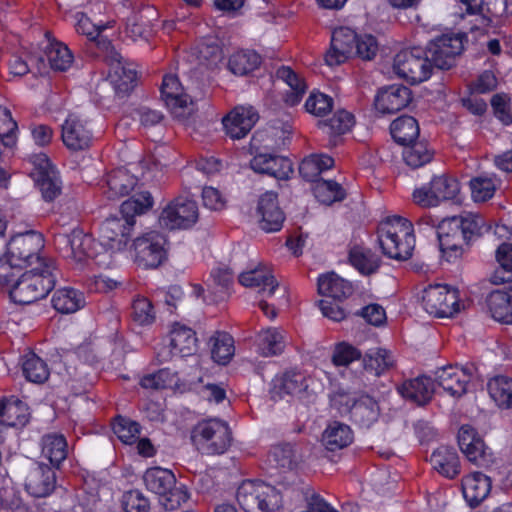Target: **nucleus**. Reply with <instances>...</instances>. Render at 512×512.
I'll return each instance as SVG.
<instances>
[{
  "label": "nucleus",
  "instance_id": "nucleus-1",
  "mask_svg": "<svg viewBox=\"0 0 512 512\" xmlns=\"http://www.w3.org/2000/svg\"><path fill=\"white\" fill-rule=\"evenodd\" d=\"M484 219L474 213H463L442 220L437 226V236L443 256L451 261L461 256L463 244L481 235Z\"/></svg>",
  "mask_w": 512,
  "mask_h": 512
},
{
  "label": "nucleus",
  "instance_id": "nucleus-2",
  "mask_svg": "<svg viewBox=\"0 0 512 512\" xmlns=\"http://www.w3.org/2000/svg\"><path fill=\"white\" fill-rule=\"evenodd\" d=\"M153 198L148 191L136 193L121 204V218H107L100 226V238L112 249L126 246L130 231L135 224L134 217L151 209Z\"/></svg>",
  "mask_w": 512,
  "mask_h": 512
},
{
  "label": "nucleus",
  "instance_id": "nucleus-3",
  "mask_svg": "<svg viewBox=\"0 0 512 512\" xmlns=\"http://www.w3.org/2000/svg\"><path fill=\"white\" fill-rule=\"evenodd\" d=\"M378 243L385 256L407 260L415 247L413 226L407 219L394 216L382 221L377 230Z\"/></svg>",
  "mask_w": 512,
  "mask_h": 512
},
{
  "label": "nucleus",
  "instance_id": "nucleus-4",
  "mask_svg": "<svg viewBox=\"0 0 512 512\" xmlns=\"http://www.w3.org/2000/svg\"><path fill=\"white\" fill-rule=\"evenodd\" d=\"M55 265L45 262L41 268L23 273L9 290L10 298L18 304H31L44 298L55 285Z\"/></svg>",
  "mask_w": 512,
  "mask_h": 512
},
{
  "label": "nucleus",
  "instance_id": "nucleus-5",
  "mask_svg": "<svg viewBox=\"0 0 512 512\" xmlns=\"http://www.w3.org/2000/svg\"><path fill=\"white\" fill-rule=\"evenodd\" d=\"M191 441L197 450L208 455L225 453L231 445L228 423L219 418L199 421L191 430Z\"/></svg>",
  "mask_w": 512,
  "mask_h": 512
},
{
  "label": "nucleus",
  "instance_id": "nucleus-6",
  "mask_svg": "<svg viewBox=\"0 0 512 512\" xmlns=\"http://www.w3.org/2000/svg\"><path fill=\"white\" fill-rule=\"evenodd\" d=\"M236 498L245 512H269L278 508L281 502V496L275 487L253 480L241 483Z\"/></svg>",
  "mask_w": 512,
  "mask_h": 512
},
{
  "label": "nucleus",
  "instance_id": "nucleus-7",
  "mask_svg": "<svg viewBox=\"0 0 512 512\" xmlns=\"http://www.w3.org/2000/svg\"><path fill=\"white\" fill-rule=\"evenodd\" d=\"M143 480L148 490L162 497L161 503L166 510L177 509L188 498L186 491L174 488L176 478L168 469L150 468L145 472Z\"/></svg>",
  "mask_w": 512,
  "mask_h": 512
},
{
  "label": "nucleus",
  "instance_id": "nucleus-8",
  "mask_svg": "<svg viewBox=\"0 0 512 512\" xmlns=\"http://www.w3.org/2000/svg\"><path fill=\"white\" fill-rule=\"evenodd\" d=\"M44 247V240L40 233L29 231L15 235L7 245L6 258L17 268L31 265L34 261L44 266L46 260L39 257V252Z\"/></svg>",
  "mask_w": 512,
  "mask_h": 512
},
{
  "label": "nucleus",
  "instance_id": "nucleus-9",
  "mask_svg": "<svg viewBox=\"0 0 512 512\" xmlns=\"http://www.w3.org/2000/svg\"><path fill=\"white\" fill-rule=\"evenodd\" d=\"M432 68L427 52L421 48L400 51L393 62L394 72L412 84L429 79Z\"/></svg>",
  "mask_w": 512,
  "mask_h": 512
},
{
  "label": "nucleus",
  "instance_id": "nucleus-10",
  "mask_svg": "<svg viewBox=\"0 0 512 512\" xmlns=\"http://www.w3.org/2000/svg\"><path fill=\"white\" fill-rule=\"evenodd\" d=\"M198 220L197 203L187 197H177L161 211L158 223L167 230L187 229Z\"/></svg>",
  "mask_w": 512,
  "mask_h": 512
},
{
  "label": "nucleus",
  "instance_id": "nucleus-11",
  "mask_svg": "<svg viewBox=\"0 0 512 512\" xmlns=\"http://www.w3.org/2000/svg\"><path fill=\"white\" fill-rule=\"evenodd\" d=\"M459 192L458 181L446 174L434 176L429 184L413 191V201L421 207H436L440 202L453 199Z\"/></svg>",
  "mask_w": 512,
  "mask_h": 512
},
{
  "label": "nucleus",
  "instance_id": "nucleus-12",
  "mask_svg": "<svg viewBox=\"0 0 512 512\" xmlns=\"http://www.w3.org/2000/svg\"><path fill=\"white\" fill-rule=\"evenodd\" d=\"M54 245L63 257L76 263H84L94 255V240L80 229H74L70 234H56Z\"/></svg>",
  "mask_w": 512,
  "mask_h": 512
},
{
  "label": "nucleus",
  "instance_id": "nucleus-13",
  "mask_svg": "<svg viewBox=\"0 0 512 512\" xmlns=\"http://www.w3.org/2000/svg\"><path fill=\"white\" fill-rule=\"evenodd\" d=\"M422 300L426 312L435 317H451L459 311L457 293L446 285L429 286L424 290Z\"/></svg>",
  "mask_w": 512,
  "mask_h": 512
},
{
  "label": "nucleus",
  "instance_id": "nucleus-14",
  "mask_svg": "<svg viewBox=\"0 0 512 512\" xmlns=\"http://www.w3.org/2000/svg\"><path fill=\"white\" fill-rule=\"evenodd\" d=\"M464 49L462 37L459 35H443L431 41L427 47V54L432 66L448 70L456 63V58Z\"/></svg>",
  "mask_w": 512,
  "mask_h": 512
},
{
  "label": "nucleus",
  "instance_id": "nucleus-15",
  "mask_svg": "<svg viewBox=\"0 0 512 512\" xmlns=\"http://www.w3.org/2000/svg\"><path fill=\"white\" fill-rule=\"evenodd\" d=\"M166 237L157 231H150L134 242L137 261L146 268L158 267L166 256Z\"/></svg>",
  "mask_w": 512,
  "mask_h": 512
},
{
  "label": "nucleus",
  "instance_id": "nucleus-16",
  "mask_svg": "<svg viewBox=\"0 0 512 512\" xmlns=\"http://www.w3.org/2000/svg\"><path fill=\"white\" fill-rule=\"evenodd\" d=\"M161 96L174 117L185 119L193 112V103L190 97L183 92L176 76L167 75L163 78Z\"/></svg>",
  "mask_w": 512,
  "mask_h": 512
},
{
  "label": "nucleus",
  "instance_id": "nucleus-17",
  "mask_svg": "<svg viewBox=\"0 0 512 512\" xmlns=\"http://www.w3.org/2000/svg\"><path fill=\"white\" fill-rule=\"evenodd\" d=\"M62 141L71 151L89 148L93 141V132L89 123L76 114H70L62 124Z\"/></svg>",
  "mask_w": 512,
  "mask_h": 512
},
{
  "label": "nucleus",
  "instance_id": "nucleus-18",
  "mask_svg": "<svg viewBox=\"0 0 512 512\" xmlns=\"http://www.w3.org/2000/svg\"><path fill=\"white\" fill-rule=\"evenodd\" d=\"M24 486L31 496L46 497L56 487L55 471L44 463H34L27 470Z\"/></svg>",
  "mask_w": 512,
  "mask_h": 512
},
{
  "label": "nucleus",
  "instance_id": "nucleus-19",
  "mask_svg": "<svg viewBox=\"0 0 512 512\" xmlns=\"http://www.w3.org/2000/svg\"><path fill=\"white\" fill-rule=\"evenodd\" d=\"M357 38V34L348 27L335 29L331 37V47L325 55L326 63L329 66L339 65L354 55Z\"/></svg>",
  "mask_w": 512,
  "mask_h": 512
},
{
  "label": "nucleus",
  "instance_id": "nucleus-20",
  "mask_svg": "<svg viewBox=\"0 0 512 512\" xmlns=\"http://www.w3.org/2000/svg\"><path fill=\"white\" fill-rule=\"evenodd\" d=\"M109 79L114 87L116 94L120 97L130 93L136 84L137 72L124 61V58L116 51H112L110 56Z\"/></svg>",
  "mask_w": 512,
  "mask_h": 512
},
{
  "label": "nucleus",
  "instance_id": "nucleus-21",
  "mask_svg": "<svg viewBox=\"0 0 512 512\" xmlns=\"http://www.w3.org/2000/svg\"><path fill=\"white\" fill-rule=\"evenodd\" d=\"M259 227L266 232L279 231L285 216L279 207L278 196L274 192H266L260 196L256 208Z\"/></svg>",
  "mask_w": 512,
  "mask_h": 512
},
{
  "label": "nucleus",
  "instance_id": "nucleus-22",
  "mask_svg": "<svg viewBox=\"0 0 512 512\" xmlns=\"http://www.w3.org/2000/svg\"><path fill=\"white\" fill-rule=\"evenodd\" d=\"M472 379V368L446 366L436 372V381L445 392L453 397L463 396Z\"/></svg>",
  "mask_w": 512,
  "mask_h": 512
},
{
  "label": "nucleus",
  "instance_id": "nucleus-23",
  "mask_svg": "<svg viewBox=\"0 0 512 512\" xmlns=\"http://www.w3.org/2000/svg\"><path fill=\"white\" fill-rule=\"evenodd\" d=\"M258 113L251 106H237L222 120L226 134L232 139L244 138L258 121Z\"/></svg>",
  "mask_w": 512,
  "mask_h": 512
},
{
  "label": "nucleus",
  "instance_id": "nucleus-24",
  "mask_svg": "<svg viewBox=\"0 0 512 512\" xmlns=\"http://www.w3.org/2000/svg\"><path fill=\"white\" fill-rule=\"evenodd\" d=\"M47 45L44 48V54L39 56L35 60L38 65V72L43 73L47 67L45 60L48 65L54 71H66L73 63V55L69 48L55 39L51 40L49 33H46Z\"/></svg>",
  "mask_w": 512,
  "mask_h": 512
},
{
  "label": "nucleus",
  "instance_id": "nucleus-25",
  "mask_svg": "<svg viewBox=\"0 0 512 512\" xmlns=\"http://www.w3.org/2000/svg\"><path fill=\"white\" fill-rule=\"evenodd\" d=\"M412 100L409 88L391 85L379 91L375 98V108L381 114H393L405 108Z\"/></svg>",
  "mask_w": 512,
  "mask_h": 512
},
{
  "label": "nucleus",
  "instance_id": "nucleus-26",
  "mask_svg": "<svg viewBox=\"0 0 512 512\" xmlns=\"http://www.w3.org/2000/svg\"><path fill=\"white\" fill-rule=\"evenodd\" d=\"M239 282L245 287L257 289L264 297H270L278 288V282L271 270L265 265H258L239 275Z\"/></svg>",
  "mask_w": 512,
  "mask_h": 512
},
{
  "label": "nucleus",
  "instance_id": "nucleus-27",
  "mask_svg": "<svg viewBox=\"0 0 512 512\" xmlns=\"http://www.w3.org/2000/svg\"><path fill=\"white\" fill-rule=\"evenodd\" d=\"M308 387L307 379L300 372H286L273 379L271 395L272 398L282 399L285 396H298Z\"/></svg>",
  "mask_w": 512,
  "mask_h": 512
},
{
  "label": "nucleus",
  "instance_id": "nucleus-28",
  "mask_svg": "<svg viewBox=\"0 0 512 512\" xmlns=\"http://www.w3.org/2000/svg\"><path fill=\"white\" fill-rule=\"evenodd\" d=\"M398 392L405 399L419 406L427 404L434 393V383L430 377L418 376L405 381L398 387Z\"/></svg>",
  "mask_w": 512,
  "mask_h": 512
},
{
  "label": "nucleus",
  "instance_id": "nucleus-29",
  "mask_svg": "<svg viewBox=\"0 0 512 512\" xmlns=\"http://www.w3.org/2000/svg\"><path fill=\"white\" fill-rule=\"evenodd\" d=\"M491 479L481 472H474L462 480L463 496L471 507L479 505L489 494Z\"/></svg>",
  "mask_w": 512,
  "mask_h": 512
},
{
  "label": "nucleus",
  "instance_id": "nucleus-30",
  "mask_svg": "<svg viewBox=\"0 0 512 512\" xmlns=\"http://www.w3.org/2000/svg\"><path fill=\"white\" fill-rule=\"evenodd\" d=\"M197 337L195 332L184 325L175 324L170 333L169 355L186 357L194 354L197 350Z\"/></svg>",
  "mask_w": 512,
  "mask_h": 512
},
{
  "label": "nucleus",
  "instance_id": "nucleus-31",
  "mask_svg": "<svg viewBox=\"0 0 512 512\" xmlns=\"http://www.w3.org/2000/svg\"><path fill=\"white\" fill-rule=\"evenodd\" d=\"M433 468L446 478L453 479L460 474V461L456 450L448 446H440L431 454Z\"/></svg>",
  "mask_w": 512,
  "mask_h": 512
},
{
  "label": "nucleus",
  "instance_id": "nucleus-32",
  "mask_svg": "<svg viewBox=\"0 0 512 512\" xmlns=\"http://www.w3.org/2000/svg\"><path fill=\"white\" fill-rule=\"evenodd\" d=\"M349 263L362 275L368 276L377 272L381 259L369 247L353 244L348 253Z\"/></svg>",
  "mask_w": 512,
  "mask_h": 512
},
{
  "label": "nucleus",
  "instance_id": "nucleus-33",
  "mask_svg": "<svg viewBox=\"0 0 512 512\" xmlns=\"http://www.w3.org/2000/svg\"><path fill=\"white\" fill-rule=\"evenodd\" d=\"M256 343L262 356H276L284 351L287 344V335L279 328L269 327L258 333Z\"/></svg>",
  "mask_w": 512,
  "mask_h": 512
},
{
  "label": "nucleus",
  "instance_id": "nucleus-34",
  "mask_svg": "<svg viewBox=\"0 0 512 512\" xmlns=\"http://www.w3.org/2000/svg\"><path fill=\"white\" fill-rule=\"evenodd\" d=\"M278 79L282 80L289 87L284 94V102L289 106L297 105L307 90L304 79L296 74L289 66H281L276 71Z\"/></svg>",
  "mask_w": 512,
  "mask_h": 512
},
{
  "label": "nucleus",
  "instance_id": "nucleus-35",
  "mask_svg": "<svg viewBox=\"0 0 512 512\" xmlns=\"http://www.w3.org/2000/svg\"><path fill=\"white\" fill-rule=\"evenodd\" d=\"M28 416L27 405L18 398L14 396L0 398V420L7 426L25 425L28 422Z\"/></svg>",
  "mask_w": 512,
  "mask_h": 512
},
{
  "label": "nucleus",
  "instance_id": "nucleus-36",
  "mask_svg": "<svg viewBox=\"0 0 512 512\" xmlns=\"http://www.w3.org/2000/svg\"><path fill=\"white\" fill-rule=\"evenodd\" d=\"M380 408L376 400L369 395H362L354 401L351 419L361 427L370 428L379 418Z\"/></svg>",
  "mask_w": 512,
  "mask_h": 512
},
{
  "label": "nucleus",
  "instance_id": "nucleus-37",
  "mask_svg": "<svg viewBox=\"0 0 512 512\" xmlns=\"http://www.w3.org/2000/svg\"><path fill=\"white\" fill-rule=\"evenodd\" d=\"M353 441L351 428L344 423L331 422L322 434V443L329 451H336L349 446Z\"/></svg>",
  "mask_w": 512,
  "mask_h": 512
},
{
  "label": "nucleus",
  "instance_id": "nucleus-38",
  "mask_svg": "<svg viewBox=\"0 0 512 512\" xmlns=\"http://www.w3.org/2000/svg\"><path fill=\"white\" fill-rule=\"evenodd\" d=\"M41 453L48 459L54 468H59L66 459L68 445L65 437L61 434H46L41 439Z\"/></svg>",
  "mask_w": 512,
  "mask_h": 512
},
{
  "label": "nucleus",
  "instance_id": "nucleus-39",
  "mask_svg": "<svg viewBox=\"0 0 512 512\" xmlns=\"http://www.w3.org/2000/svg\"><path fill=\"white\" fill-rule=\"evenodd\" d=\"M318 292L334 300L346 298L352 293V285L331 272L318 278Z\"/></svg>",
  "mask_w": 512,
  "mask_h": 512
},
{
  "label": "nucleus",
  "instance_id": "nucleus-40",
  "mask_svg": "<svg viewBox=\"0 0 512 512\" xmlns=\"http://www.w3.org/2000/svg\"><path fill=\"white\" fill-rule=\"evenodd\" d=\"M487 305L492 317L501 323H512V295L508 292L495 290L487 298Z\"/></svg>",
  "mask_w": 512,
  "mask_h": 512
},
{
  "label": "nucleus",
  "instance_id": "nucleus-41",
  "mask_svg": "<svg viewBox=\"0 0 512 512\" xmlns=\"http://www.w3.org/2000/svg\"><path fill=\"white\" fill-rule=\"evenodd\" d=\"M52 305L60 313H74L85 305L84 294L74 288L58 289L52 297Z\"/></svg>",
  "mask_w": 512,
  "mask_h": 512
},
{
  "label": "nucleus",
  "instance_id": "nucleus-42",
  "mask_svg": "<svg viewBox=\"0 0 512 512\" xmlns=\"http://www.w3.org/2000/svg\"><path fill=\"white\" fill-rule=\"evenodd\" d=\"M487 391L493 402L502 409L512 408V379L498 375L487 383Z\"/></svg>",
  "mask_w": 512,
  "mask_h": 512
},
{
  "label": "nucleus",
  "instance_id": "nucleus-43",
  "mask_svg": "<svg viewBox=\"0 0 512 512\" xmlns=\"http://www.w3.org/2000/svg\"><path fill=\"white\" fill-rule=\"evenodd\" d=\"M269 462L283 472L294 470L299 462L300 457L294 447L290 443H282L275 445L269 453Z\"/></svg>",
  "mask_w": 512,
  "mask_h": 512
},
{
  "label": "nucleus",
  "instance_id": "nucleus-44",
  "mask_svg": "<svg viewBox=\"0 0 512 512\" xmlns=\"http://www.w3.org/2000/svg\"><path fill=\"white\" fill-rule=\"evenodd\" d=\"M354 125V116L346 111L339 110L328 121L319 122V126L329 137V144L336 145V137L348 132Z\"/></svg>",
  "mask_w": 512,
  "mask_h": 512
},
{
  "label": "nucleus",
  "instance_id": "nucleus-45",
  "mask_svg": "<svg viewBox=\"0 0 512 512\" xmlns=\"http://www.w3.org/2000/svg\"><path fill=\"white\" fill-rule=\"evenodd\" d=\"M390 131L397 143L406 145L417 139L420 129L414 117L405 115L395 119L391 123Z\"/></svg>",
  "mask_w": 512,
  "mask_h": 512
},
{
  "label": "nucleus",
  "instance_id": "nucleus-46",
  "mask_svg": "<svg viewBox=\"0 0 512 512\" xmlns=\"http://www.w3.org/2000/svg\"><path fill=\"white\" fill-rule=\"evenodd\" d=\"M334 165L332 157L325 154H313L306 157L299 166L301 176L311 182H317L319 175Z\"/></svg>",
  "mask_w": 512,
  "mask_h": 512
},
{
  "label": "nucleus",
  "instance_id": "nucleus-47",
  "mask_svg": "<svg viewBox=\"0 0 512 512\" xmlns=\"http://www.w3.org/2000/svg\"><path fill=\"white\" fill-rule=\"evenodd\" d=\"M261 57L252 50H240L232 54L228 61L229 70L238 76L246 75L259 67Z\"/></svg>",
  "mask_w": 512,
  "mask_h": 512
},
{
  "label": "nucleus",
  "instance_id": "nucleus-48",
  "mask_svg": "<svg viewBox=\"0 0 512 512\" xmlns=\"http://www.w3.org/2000/svg\"><path fill=\"white\" fill-rule=\"evenodd\" d=\"M403 146V161L412 169L428 164L433 158L434 152L425 142H412Z\"/></svg>",
  "mask_w": 512,
  "mask_h": 512
},
{
  "label": "nucleus",
  "instance_id": "nucleus-49",
  "mask_svg": "<svg viewBox=\"0 0 512 512\" xmlns=\"http://www.w3.org/2000/svg\"><path fill=\"white\" fill-rule=\"evenodd\" d=\"M364 368L379 376L394 366V357L386 349L372 348L363 358Z\"/></svg>",
  "mask_w": 512,
  "mask_h": 512
},
{
  "label": "nucleus",
  "instance_id": "nucleus-50",
  "mask_svg": "<svg viewBox=\"0 0 512 512\" xmlns=\"http://www.w3.org/2000/svg\"><path fill=\"white\" fill-rule=\"evenodd\" d=\"M22 372L25 378L33 383H43L48 379L47 364L34 352L22 356Z\"/></svg>",
  "mask_w": 512,
  "mask_h": 512
},
{
  "label": "nucleus",
  "instance_id": "nucleus-51",
  "mask_svg": "<svg viewBox=\"0 0 512 512\" xmlns=\"http://www.w3.org/2000/svg\"><path fill=\"white\" fill-rule=\"evenodd\" d=\"M212 359L218 363L227 364L234 355V340L225 332H217L210 339Z\"/></svg>",
  "mask_w": 512,
  "mask_h": 512
},
{
  "label": "nucleus",
  "instance_id": "nucleus-52",
  "mask_svg": "<svg viewBox=\"0 0 512 512\" xmlns=\"http://www.w3.org/2000/svg\"><path fill=\"white\" fill-rule=\"evenodd\" d=\"M315 197L323 204L330 205L336 201H342L346 193L342 186L332 180H319L313 188Z\"/></svg>",
  "mask_w": 512,
  "mask_h": 512
},
{
  "label": "nucleus",
  "instance_id": "nucleus-53",
  "mask_svg": "<svg viewBox=\"0 0 512 512\" xmlns=\"http://www.w3.org/2000/svg\"><path fill=\"white\" fill-rule=\"evenodd\" d=\"M137 179L125 169H118L109 175L107 184L115 196H125L135 187Z\"/></svg>",
  "mask_w": 512,
  "mask_h": 512
},
{
  "label": "nucleus",
  "instance_id": "nucleus-54",
  "mask_svg": "<svg viewBox=\"0 0 512 512\" xmlns=\"http://www.w3.org/2000/svg\"><path fill=\"white\" fill-rule=\"evenodd\" d=\"M496 259L507 276H500V272L496 271L491 277V282L493 284H502L512 281V244H501L496 251Z\"/></svg>",
  "mask_w": 512,
  "mask_h": 512
},
{
  "label": "nucleus",
  "instance_id": "nucleus-55",
  "mask_svg": "<svg viewBox=\"0 0 512 512\" xmlns=\"http://www.w3.org/2000/svg\"><path fill=\"white\" fill-rule=\"evenodd\" d=\"M471 196L475 202H485L491 199L496 191V179L488 176H478L470 180Z\"/></svg>",
  "mask_w": 512,
  "mask_h": 512
},
{
  "label": "nucleus",
  "instance_id": "nucleus-56",
  "mask_svg": "<svg viewBox=\"0 0 512 512\" xmlns=\"http://www.w3.org/2000/svg\"><path fill=\"white\" fill-rule=\"evenodd\" d=\"M35 182L45 201H53L61 193V181L57 172L37 176Z\"/></svg>",
  "mask_w": 512,
  "mask_h": 512
},
{
  "label": "nucleus",
  "instance_id": "nucleus-57",
  "mask_svg": "<svg viewBox=\"0 0 512 512\" xmlns=\"http://www.w3.org/2000/svg\"><path fill=\"white\" fill-rule=\"evenodd\" d=\"M113 431L125 444L134 443L140 433L139 424L125 417H117L113 423Z\"/></svg>",
  "mask_w": 512,
  "mask_h": 512
},
{
  "label": "nucleus",
  "instance_id": "nucleus-58",
  "mask_svg": "<svg viewBox=\"0 0 512 512\" xmlns=\"http://www.w3.org/2000/svg\"><path fill=\"white\" fill-rule=\"evenodd\" d=\"M16 130L17 123L13 120L10 110L0 106V141L4 146L14 145Z\"/></svg>",
  "mask_w": 512,
  "mask_h": 512
},
{
  "label": "nucleus",
  "instance_id": "nucleus-59",
  "mask_svg": "<svg viewBox=\"0 0 512 512\" xmlns=\"http://www.w3.org/2000/svg\"><path fill=\"white\" fill-rule=\"evenodd\" d=\"M332 107V98L320 92H312L305 103L306 111L317 117L325 116Z\"/></svg>",
  "mask_w": 512,
  "mask_h": 512
},
{
  "label": "nucleus",
  "instance_id": "nucleus-60",
  "mask_svg": "<svg viewBox=\"0 0 512 512\" xmlns=\"http://www.w3.org/2000/svg\"><path fill=\"white\" fill-rule=\"evenodd\" d=\"M361 352L349 343L341 342L335 345L332 362L335 366H348L361 358Z\"/></svg>",
  "mask_w": 512,
  "mask_h": 512
},
{
  "label": "nucleus",
  "instance_id": "nucleus-61",
  "mask_svg": "<svg viewBox=\"0 0 512 512\" xmlns=\"http://www.w3.org/2000/svg\"><path fill=\"white\" fill-rule=\"evenodd\" d=\"M265 169L264 174L280 180L288 179L293 173V165L288 158L272 154L270 156L269 166L265 167Z\"/></svg>",
  "mask_w": 512,
  "mask_h": 512
},
{
  "label": "nucleus",
  "instance_id": "nucleus-62",
  "mask_svg": "<svg viewBox=\"0 0 512 512\" xmlns=\"http://www.w3.org/2000/svg\"><path fill=\"white\" fill-rule=\"evenodd\" d=\"M122 505L125 512H148L149 501L138 490H131L123 495Z\"/></svg>",
  "mask_w": 512,
  "mask_h": 512
},
{
  "label": "nucleus",
  "instance_id": "nucleus-63",
  "mask_svg": "<svg viewBox=\"0 0 512 512\" xmlns=\"http://www.w3.org/2000/svg\"><path fill=\"white\" fill-rule=\"evenodd\" d=\"M133 319L140 325H149L154 321V311L151 302L146 298H138L133 302Z\"/></svg>",
  "mask_w": 512,
  "mask_h": 512
},
{
  "label": "nucleus",
  "instance_id": "nucleus-64",
  "mask_svg": "<svg viewBox=\"0 0 512 512\" xmlns=\"http://www.w3.org/2000/svg\"><path fill=\"white\" fill-rule=\"evenodd\" d=\"M75 28L79 34L85 35L89 40H95L102 27L93 23L91 19L83 12H77L74 14Z\"/></svg>",
  "mask_w": 512,
  "mask_h": 512
}]
</instances>
